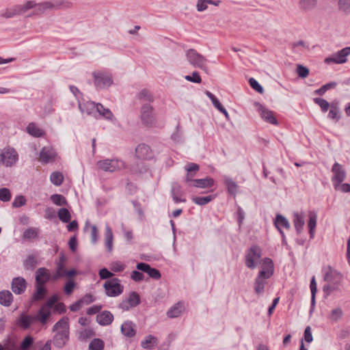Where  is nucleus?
<instances>
[{
	"label": "nucleus",
	"mask_w": 350,
	"mask_h": 350,
	"mask_svg": "<svg viewBox=\"0 0 350 350\" xmlns=\"http://www.w3.org/2000/svg\"><path fill=\"white\" fill-rule=\"evenodd\" d=\"M36 5L34 1H27L23 5H15L11 8L6 9L5 12L1 14V16L5 18H13L16 16L21 15L29 10L32 9Z\"/></svg>",
	"instance_id": "nucleus-1"
},
{
	"label": "nucleus",
	"mask_w": 350,
	"mask_h": 350,
	"mask_svg": "<svg viewBox=\"0 0 350 350\" xmlns=\"http://www.w3.org/2000/svg\"><path fill=\"white\" fill-rule=\"evenodd\" d=\"M261 256L262 250L260 247L256 245H252L245 256V266L250 269H254L257 267Z\"/></svg>",
	"instance_id": "nucleus-2"
},
{
	"label": "nucleus",
	"mask_w": 350,
	"mask_h": 350,
	"mask_svg": "<svg viewBox=\"0 0 350 350\" xmlns=\"http://www.w3.org/2000/svg\"><path fill=\"white\" fill-rule=\"evenodd\" d=\"M106 295L109 297H117L121 295L124 291V286L120 280L114 278L106 281L103 285Z\"/></svg>",
	"instance_id": "nucleus-3"
},
{
	"label": "nucleus",
	"mask_w": 350,
	"mask_h": 350,
	"mask_svg": "<svg viewBox=\"0 0 350 350\" xmlns=\"http://www.w3.org/2000/svg\"><path fill=\"white\" fill-rule=\"evenodd\" d=\"M140 119L142 124L148 127L152 126L155 123L154 109L150 103H144L141 107Z\"/></svg>",
	"instance_id": "nucleus-4"
},
{
	"label": "nucleus",
	"mask_w": 350,
	"mask_h": 350,
	"mask_svg": "<svg viewBox=\"0 0 350 350\" xmlns=\"http://www.w3.org/2000/svg\"><path fill=\"white\" fill-rule=\"evenodd\" d=\"M98 168L105 171L113 172L120 170L124 167V162L121 159H107L100 160L97 162Z\"/></svg>",
	"instance_id": "nucleus-5"
},
{
	"label": "nucleus",
	"mask_w": 350,
	"mask_h": 350,
	"mask_svg": "<svg viewBox=\"0 0 350 350\" xmlns=\"http://www.w3.org/2000/svg\"><path fill=\"white\" fill-rule=\"evenodd\" d=\"M186 57L189 64L194 67L200 69H205L206 68L207 59L200 53H198L196 50L190 49L186 52Z\"/></svg>",
	"instance_id": "nucleus-6"
},
{
	"label": "nucleus",
	"mask_w": 350,
	"mask_h": 350,
	"mask_svg": "<svg viewBox=\"0 0 350 350\" xmlns=\"http://www.w3.org/2000/svg\"><path fill=\"white\" fill-rule=\"evenodd\" d=\"M333 176L332 181L336 190L339 189L340 185L345 180L347 173L342 165L337 162L334 163L332 167Z\"/></svg>",
	"instance_id": "nucleus-7"
},
{
	"label": "nucleus",
	"mask_w": 350,
	"mask_h": 350,
	"mask_svg": "<svg viewBox=\"0 0 350 350\" xmlns=\"http://www.w3.org/2000/svg\"><path fill=\"white\" fill-rule=\"evenodd\" d=\"M350 55V46H347L342 49L333 53L325 59V63L329 64H344L347 61V56Z\"/></svg>",
	"instance_id": "nucleus-8"
},
{
	"label": "nucleus",
	"mask_w": 350,
	"mask_h": 350,
	"mask_svg": "<svg viewBox=\"0 0 350 350\" xmlns=\"http://www.w3.org/2000/svg\"><path fill=\"white\" fill-rule=\"evenodd\" d=\"M141 303V298L139 293L136 291H131L129 297L122 300L118 305V308L128 311L131 308H135Z\"/></svg>",
	"instance_id": "nucleus-9"
},
{
	"label": "nucleus",
	"mask_w": 350,
	"mask_h": 350,
	"mask_svg": "<svg viewBox=\"0 0 350 350\" xmlns=\"http://www.w3.org/2000/svg\"><path fill=\"white\" fill-rule=\"evenodd\" d=\"M92 75L94 79V85L97 90L108 88L113 83L112 77L109 75L94 72Z\"/></svg>",
	"instance_id": "nucleus-10"
},
{
	"label": "nucleus",
	"mask_w": 350,
	"mask_h": 350,
	"mask_svg": "<svg viewBox=\"0 0 350 350\" xmlns=\"http://www.w3.org/2000/svg\"><path fill=\"white\" fill-rule=\"evenodd\" d=\"M254 105L256 107V109L262 120L273 125H277L278 124V122L274 116L273 111L269 110L258 102H256Z\"/></svg>",
	"instance_id": "nucleus-11"
},
{
	"label": "nucleus",
	"mask_w": 350,
	"mask_h": 350,
	"mask_svg": "<svg viewBox=\"0 0 350 350\" xmlns=\"http://www.w3.org/2000/svg\"><path fill=\"white\" fill-rule=\"evenodd\" d=\"M268 277L264 271H259L254 282V291L258 295H262L265 292V285L267 284Z\"/></svg>",
	"instance_id": "nucleus-12"
},
{
	"label": "nucleus",
	"mask_w": 350,
	"mask_h": 350,
	"mask_svg": "<svg viewBox=\"0 0 350 350\" xmlns=\"http://www.w3.org/2000/svg\"><path fill=\"white\" fill-rule=\"evenodd\" d=\"M323 280L327 283L337 284L342 278V274L337 270L333 269L330 265L327 267L326 270L323 269Z\"/></svg>",
	"instance_id": "nucleus-13"
},
{
	"label": "nucleus",
	"mask_w": 350,
	"mask_h": 350,
	"mask_svg": "<svg viewBox=\"0 0 350 350\" xmlns=\"http://www.w3.org/2000/svg\"><path fill=\"white\" fill-rule=\"evenodd\" d=\"M70 339L69 330H59L53 338V343L57 349H62L66 346Z\"/></svg>",
	"instance_id": "nucleus-14"
},
{
	"label": "nucleus",
	"mask_w": 350,
	"mask_h": 350,
	"mask_svg": "<svg viewBox=\"0 0 350 350\" xmlns=\"http://www.w3.org/2000/svg\"><path fill=\"white\" fill-rule=\"evenodd\" d=\"M137 269L144 273H146L150 278L154 280H159L161 278V274L159 269L151 267L148 263L140 262L136 265Z\"/></svg>",
	"instance_id": "nucleus-15"
},
{
	"label": "nucleus",
	"mask_w": 350,
	"mask_h": 350,
	"mask_svg": "<svg viewBox=\"0 0 350 350\" xmlns=\"http://www.w3.org/2000/svg\"><path fill=\"white\" fill-rule=\"evenodd\" d=\"M97 103L93 101L79 102V109L82 113L96 117Z\"/></svg>",
	"instance_id": "nucleus-16"
},
{
	"label": "nucleus",
	"mask_w": 350,
	"mask_h": 350,
	"mask_svg": "<svg viewBox=\"0 0 350 350\" xmlns=\"http://www.w3.org/2000/svg\"><path fill=\"white\" fill-rule=\"evenodd\" d=\"M27 282L22 277H16L12 280L11 288L16 295H21L25 292L27 288Z\"/></svg>",
	"instance_id": "nucleus-17"
},
{
	"label": "nucleus",
	"mask_w": 350,
	"mask_h": 350,
	"mask_svg": "<svg viewBox=\"0 0 350 350\" xmlns=\"http://www.w3.org/2000/svg\"><path fill=\"white\" fill-rule=\"evenodd\" d=\"M215 184V180L211 177H206L204 178L194 179L187 186L189 187H194L197 188L205 189L212 187Z\"/></svg>",
	"instance_id": "nucleus-18"
},
{
	"label": "nucleus",
	"mask_w": 350,
	"mask_h": 350,
	"mask_svg": "<svg viewBox=\"0 0 350 350\" xmlns=\"http://www.w3.org/2000/svg\"><path fill=\"white\" fill-rule=\"evenodd\" d=\"M39 3L44 12L49 10L59 9L62 5L67 8L70 5V3L64 2L63 0H52L51 1H44Z\"/></svg>",
	"instance_id": "nucleus-19"
},
{
	"label": "nucleus",
	"mask_w": 350,
	"mask_h": 350,
	"mask_svg": "<svg viewBox=\"0 0 350 350\" xmlns=\"http://www.w3.org/2000/svg\"><path fill=\"white\" fill-rule=\"evenodd\" d=\"M55 157L56 153L55 151L48 147H43L39 154L40 162L45 164L53 162Z\"/></svg>",
	"instance_id": "nucleus-20"
},
{
	"label": "nucleus",
	"mask_w": 350,
	"mask_h": 350,
	"mask_svg": "<svg viewBox=\"0 0 350 350\" xmlns=\"http://www.w3.org/2000/svg\"><path fill=\"white\" fill-rule=\"evenodd\" d=\"M185 169L187 171V174L185 178V181L188 185L190 183H191L194 179L193 177L196 176V173L200 170V166L197 163H189L187 165L185 166Z\"/></svg>",
	"instance_id": "nucleus-21"
},
{
	"label": "nucleus",
	"mask_w": 350,
	"mask_h": 350,
	"mask_svg": "<svg viewBox=\"0 0 350 350\" xmlns=\"http://www.w3.org/2000/svg\"><path fill=\"white\" fill-rule=\"evenodd\" d=\"M120 329L122 334L127 338H133L136 334V325L131 321H124Z\"/></svg>",
	"instance_id": "nucleus-22"
},
{
	"label": "nucleus",
	"mask_w": 350,
	"mask_h": 350,
	"mask_svg": "<svg viewBox=\"0 0 350 350\" xmlns=\"http://www.w3.org/2000/svg\"><path fill=\"white\" fill-rule=\"evenodd\" d=\"M113 321V314L108 310L100 312L96 315V322L102 326H107Z\"/></svg>",
	"instance_id": "nucleus-23"
},
{
	"label": "nucleus",
	"mask_w": 350,
	"mask_h": 350,
	"mask_svg": "<svg viewBox=\"0 0 350 350\" xmlns=\"http://www.w3.org/2000/svg\"><path fill=\"white\" fill-rule=\"evenodd\" d=\"M170 194L175 204L186 202L185 198H182L180 197L183 194V192L181 186L178 183H174L172 184Z\"/></svg>",
	"instance_id": "nucleus-24"
},
{
	"label": "nucleus",
	"mask_w": 350,
	"mask_h": 350,
	"mask_svg": "<svg viewBox=\"0 0 350 350\" xmlns=\"http://www.w3.org/2000/svg\"><path fill=\"white\" fill-rule=\"evenodd\" d=\"M136 157L139 159H150L152 157L150 148L146 144H140L135 148Z\"/></svg>",
	"instance_id": "nucleus-25"
},
{
	"label": "nucleus",
	"mask_w": 350,
	"mask_h": 350,
	"mask_svg": "<svg viewBox=\"0 0 350 350\" xmlns=\"http://www.w3.org/2000/svg\"><path fill=\"white\" fill-rule=\"evenodd\" d=\"M51 280V274L45 267H40L36 271V282L38 284H45Z\"/></svg>",
	"instance_id": "nucleus-26"
},
{
	"label": "nucleus",
	"mask_w": 350,
	"mask_h": 350,
	"mask_svg": "<svg viewBox=\"0 0 350 350\" xmlns=\"http://www.w3.org/2000/svg\"><path fill=\"white\" fill-rule=\"evenodd\" d=\"M18 159L17 152L14 148H8L5 151V162L3 165L6 167H12Z\"/></svg>",
	"instance_id": "nucleus-27"
},
{
	"label": "nucleus",
	"mask_w": 350,
	"mask_h": 350,
	"mask_svg": "<svg viewBox=\"0 0 350 350\" xmlns=\"http://www.w3.org/2000/svg\"><path fill=\"white\" fill-rule=\"evenodd\" d=\"M224 183L229 195L235 196L237 194L239 186L232 178L228 176H224Z\"/></svg>",
	"instance_id": "nucleus-28"
},
{
	"label": "nucleus",
	"mask_w": 350,
	"mask_h": 350,
	"mask_svg": "<svg viewBox=\"0 0 350 350\" xmlns=\"http://www.w3.org/2000/svg\"><path fill=\"white\" fill-rule=\"evenodd\" d=\"M205 94L210 98L213 106L221 113H223L227 119L229 118L228 113L224 107L221 104L219 99L211 92L206 91Z\"/></svg>",
	"instance_id": "nucleus-29"
},
{
	"label": "nucleus",
	"mask_w": 350,
	"mask_h": 350,
	"mask_svg": "<svg viewBox=\"0 0 350 350\" xmlns=\"http://www.w3.org/2000/svg\"><path fill=\"white\" fill-rule=\"evenodd\" d=\"M262 269L259 271H264L268 277H272L274 273V264L270 258H264L261 263Z\"/></svg>",
	"instance_id": "nucleus-30"
},
{
	"label": "nucleus",
	"mask_w": 350,
	"mask_h": 350,
	"mask_svg": "<svg viewBox=\"0 0 350 350\" xmlns=\"http://www.w3.org/2000/svg\"><path fill=\"white\" fill-rule=\"evenodd\" d=\"M308 227L310 239H313L317 226V215L314 211H310L308 214Z\"/></svg>",
	"instance_id": "nucleus-31"
},
{
	"label": "nucleus",
	"mask_w": 350,
	"mask_h": 350,
	"mask_svg": "<svg viewBox=\"0 0 350 350\" xmlns=\"http://www.w3.org/2000/svg\"><path fill=\"white\" fill-rule=\"evenodd\" d=\"M293 224L297 234H299L305 225L304 217L298 213H295L293 215Z\"/></svg>",
	"instance_id": "nucleus-32"
},
{
	"label": "nucleus",
	"mask_w": 350,
	"mask_h": 350,
	"mask_svg": "<svg viewBox=\"0 0 350 350\" xmlns=\"http://www.w3.org/2000/svg\"><path fill=\"white\" fill-rule=\"evenodd\" d=\"M310 288L311 291V301H310V313H312L314 309L315 304H316V294L317 293V286L315 280V277L313 276L311 278Z\"/></svg>",
	"instance_id": "nucleus-33"
},
{
	"label": "nucleus",
	"mask_w": 350,
	"mask_h": 350,
	"mask_svg": "<svg viewBox=\"0 0 350 350\" xmlns=\"http://www.w3.org/2000/svg\"><path fill=\"white\" fill-rule=\"evenodd\" d=\"M137 98L142 102H148V103H153L154 97L152 92L146 89H142L137 95Z\"/></svg>",
	"instance_id": "nucleus-34"
},
{
	"label": "nucleus",
	"mask_w": 350,
	"mask_h": 350,
	"mask_svg": "<svg viewBox=\"0 0 350 350\" xmlns=\"http://www.w3.org/2000/svg\"><path fill=\"white\" fill-rule=\"evenodd\" d=\"M46 291L44 284H36V291L32 297V301H38L42 300L45 297Z\"/></svg>",
	"instance_id": "nucleus-35"
},
{
	"label": "nucleus",
	"mask_w": 350,
	"mask_h": 350,
	"mask_svg": "<svg viewBox=\"0 0 350 350\" xmlns=\"http://www.w3.org/2000/svg\"><path fill=\"white\" fill-rule=\"evenodd\" d=\"M51 310L46 309V308H45L44 306H42L40 308L37 315L34 316L35 321H39L42 324H44L48 321L49 318L51 316Z\"/></svg>",
	"instance_id": "nucleus-36"
},
{
	"label": "nucleus",
	"mask_w": 350,
	"mask_h": 350,
	"mask_svg": "<svg viewBox=\"0 0 350 350\" xmlns=\"http://www.w3.org/2000/svg\"><path fill=\"white\" fill-rule=\"evenodd\" d=\"M274 226L277 229L284 228L289 229L291 225L288 219L281 214H277L274 219Z\"/></svg>",
	"instance_id": "nucleus-37"
},
{
	"label": "nucleus",
	"mask_w": 350,
	"mask_h": 350,
	"mask_svg": "<svg viewBox=\"0 0 350 350\" xmlns=\"http://www.w3.org/2000/svg\"><path fill=\"white\" fill-rule=\"evenodd\" d=\"M13 301V295L9 291H0V304L8 307Z\"/></svg>",
	"instance_id": "nucleus-38"
},
{
	"label": "nucleus",
	"mask_w": 350,
	"mask_h": 350,
	"mask_svg": "<svg viewBox=\"0 0 350 350\" xmlns=\"http://www.w3.org/2000/svg\"><path fill=\"white\" fill-rule=\"evenodd\" d=\"M298 4L300 10L308 12L315 8L317 0H299Z\"/></svg>",
	"instance_id": "nucleus-39"
},
{
	"label": "nucleus",
	"mask_w": 350,
	"mask_h": 350,
	"mask_svg": "<svg viewBox=\"0 0 350 350\" xmlns=\"http://www.w3.org/2000/svg\"><path fill=\"white\" fill-rule=\"evenodd\" d=\"M157 342L158 340L155 336L152 335H148L146 336L144 340H142L141 346L144 349H152L157 345Z\"/></svg>",
	"instance_id": "nucleus-40"
},
{
	"label": "nucleus",
	"mask_w": 350,
	"mask_h": 350,
	"mask_svg": "<svg viewBox=\"0 0 350 350\" xmlns=\"http://www.w3.org/2000/svg\"><path fill=\"white\" fill-rule=\"evenodd\" d=\"M215 194L209 195L206 196H194L191 198V200L193 203L198 205L204 206L213 200L215 198Z\"/></svg>",
	"instance_id": "nucleus-41"
},
{
	"label": "nucleus",
	"mask_w": 350,
	"mask_h": 350,
	"mask_svg": "<svg viewBox=\"0 0 350 350\" xmlns=\"http://www.w3.org/2000/svg\"><path fill=\"white\" fill-rule=\"evenodd\" d=\"M97 113L108 120H112V119L113 118V114L110 111V109L108 108H105L100 103H97L96 113Z\"/></svg>",
	"instance_id": "nucleus-42"
},
{
	"label": "nucleus",
	"mask_w": 350,
	"mask_h": 350,
	"mask_svg": "<svg viewBox=\"0 0 350 350\" xmlns=\"http://www.w3.org/2000/svg\"><path fill=\"white\" fill-rule=\"evenodd\" d=\"M105 245L107 248V250L109 252H111L112 250L113 236L112 229L108 225H107L105 227Z\"/></svg>",
	"instance_id": "nucleus-43"
},
{
	"label": "nucleus",
	"mask_w": 350,
	"mask_h": 350,
	"mask_svg": "<svg viewBox=\"0 0 350 350\" xmlns=\"http://www.w3.org/2000/svg\"><path fill=\"white\" fill-rule=\"evenodd\" d=\"M19 323L24 329H28L36 321L34 316L23 314L19 318Z\"/></svg>",
	"instance_id": "nucleus-44"
},
{
	"label": "nucleus",
	"mask_w": 350,
	"mask_h": 350,
	"mask_svg": "<svg viewBox=\"0 0 350 350\" xmlns=\"http://www.w3.org/2000/svg\"><path fill=\"white\" fill-rule=\"evenodd\" d=\"M183 306L180 303H177L171 307L167 312V315L170 318H176L182 313Z\"/></svg>",
	"instance_id": "nucleus-45"
},
{
	"label": "nucleus",
	"mask_w": 350,
	"mask_h": 350,
	"mask_svg": "<svg viewBox=\"0 0 350 350\" xmlns=\"http://www.w3.org/2000/svg\"><path fill=\"white\" fill-rule=\"evenodd\" d=\"M327 117L335 122H338L340 119V110L336 105H334V103L331 104Z\"/></svg>",
	"instance_id": "nucleus-46"
},
{
	"label": "nucleus",
	"mask_w": 350,
	"mask_h": 350,
	"mask_svg": "<svg viewBox=\"0 0 350 350\" xmlns=\"http://www.w3.org/2000/svg\"><path fill=\"white\" fill-rule=\"evenodd\" d=\"M27 131L29 135L36 137H41L44 133L42 130L38 128L33 122H31L28 124Z\"/></svg>",
	"instance_id": "nucleus-47"
},
{
	"label": "nucleus",
	"mask_w": 350,
	"mask_h": 350,
	"mask_svg": "<svg viewBox=\"0 0 350 350\" xmlns=\"http://www.w3.org/2000/svg\"><path fill=\"white\" fill-rule=\"evenodd\" d=\"M57 217L63 223H68L71 219L70 211L66 208H61L57 211Z\"/></svg>",
	"instance_id": "nucleus-48"
},
{
	"label": "nucleus",
	"mask_w": 350,
	"mask_h": 350,
	"mask_svg": "<svg viewBox=\"0 0 350 350\" xmlns=\"http://www.w3.org/2000/svg\"><path fill=\"white\" fill-rule=\"evenodd\" d=\"M38 264L36 258L33 255H29L23 261V266L27 270H33Z\"/></svg>",
	"instance_id": "nucleus-49"
},
{
	"label": "nucleus",
	"mask_w": 350,
	"mask_h": 350,
	"mask_svg": "<svg viewBox=\"0 0 350 350\" xmlns=\"http://www.w3.org/2000/svg\"><path fill=\"white\" fill-rule=\"evenodd\" d=\"M39 229L34 227H30L26 229L23 234V239H32L38 237Z\"/></svg>",
	"instance_id": "nucleus-50"
},
{
	"label": "nucleus",
	"mask_w": 350,
	"mask_h": 350,
	"mask_svg": "<svg viewBox=\"0 0 350 350\" xmlns=\"http://www.w3.org/2000/svg\"><path fill=\"white\" fill-rule=\"evenodd\" d=\"M34 342L33 338L30 336H26L20 344L21 350H31L30 348L33 346Z\"/></svg>",
	"instance_id": "nucleus-51"
},
{
	"label": "nucleus",
	"mask_w": 350,
	"mask_h": 350,
	"mask_svg": "<svg viewBox=\"0 0 350 350\" xmlns=\"http://www.w3.org/2000/svg\"><path fill=\"white\" fill-rule=\"evenodd\" d=\"M51 182L55 186H60L64 181V176L61 172H53L50 176Z\"/></svg>",
	"instance_id": "nucleus-52"
},
{
	"label": "nucleus",
	"mask_w": 350,
	"mask_h": 350,
	"mask_svg": "<svg viewBox=\"0 0 350 350\" xmlns=\"http://www.w3.org/2000/svg\"><path fill=\"white\" fill-rule=\"evenodd\" d=\"M105 342L100 338H94L89 344V350H103Z\"/></svg>",
	"instance_id": "nucleus-53"
},
{
	"label": "nucleus",
	"mask_w": 350,
	"mask_h": 350,
	"mask_svg": "<svg viewBox=\"0 0 350 350\" xmlns=\"http://www.w3.org/2000/svg\"><path fill=\"white\" fill-rule=\"evenodd\" d=\"M336 85L337 83L336 82H329L322 85L320 88L314 91V94L319 96H323L327 90L334 88L336 86Z\"/></svg>",
	"instance_id": "nucleus-54"
},
{
	"label": "nucleus",
	"mask_w": 350,
	"mask_h": 350,
	"mask_svg": "<svg viewBox=\"0 0 350 350\" xmlns=\"http://www.w3.org/2000/svg\"><path fill=\"white\" fill-rule=\"evenodd\" d=\"M51 200L57 206L67 205L68 202L66 198L62 194H53L51 196Z\"/></svg>",
	"instance_id": "nucleus-55"
},
{
	"label": "nucleus",
	"mask_w": 350,
	"mask_h": 350,
	"mask_svg": "<svg viewBox=\"0 0 350 350\" xmlns=\"http://www.w3.org/2000/svg\"><path fill=\"white\" fill-rule=\"evenodd\" d=\"M313 101L315 104L318 105L321 107V109L323 113L327 112L329 108L331 107V105L329 103V102L322 98H314Z\"/></svg>",
	"instance_id": "nucleus-56"
},
{
	"label": "nucleus",
	"mask_w": 350,
	"mask_h": 350,
	"mask_svg": "<svg viewBox=\"0 0 350 350\" xmlns=\"http://www.w3.org/2000/svg\"><path fill=\"white\" fill-rule=\"evenodd\" d=\"M53 330H69L68 319L62 318L59 320L53 326Z\"/></svg>",
	"instance_id": "nucleus-57"
},
{
	"label": "nucleus",
	"mask_w": 350,
	"mask_h": 350,
	"mask_svg": "<svg viewBox=\"0 0 350 350\" xmlns=\"http://www.w3.org/2000/svg\"><path fill=\"white\" fill-rule=\"evenodd\" d=\"M131 172L133 174H144L148 170V168L143 162H137L131 167Z\"/></svg>",
	"instance_id": "nucleus-58"
},
{
	"label": "nucleus",
	"mask_w": 350,
	"mask_h": 350,
	"mask_svg": "<svg viewBox=\"0 0 350 350\" xmlns=\"http://www.w3.org/2000/svg\"><path fill=\"white\" fill-rule=\"evenodd\" d=\"M12 194L8 188L3 187L0 189V200L4 202H9L11 200Z\"/></svg>",
	"instance_id": "nucleus-59"
},
{
	"label": "nucleus",
	"mask_w": 350,
	"mask_h": 350,
	"mask_svg": "<svg viewBox=\"0 0 350 350\" xmlns=\"http://www.w3.org/2000/svg\"><path fill=\"white\" fill-rule=\"evenodd\" d=\"M249 84L250 87L256 91L258 93L262 94L264 89L262 86L253 77L249 79Z\"/></svg>",
	"instance_id": "nucleus-60"
},
{
	"label": "nucleus",
	"mask_w": 350,
	"mask_h": 350,
	"mask_svg": "<svg viewBox=\"0 0 350 350\" xmlns=\"http://www.w3.org/2000/svg\"><path fill=\"white\" fill-rule=\"evenodd\" d=\"M343 315V312L340 308H336L331 311L329 318L334 322L338 321Z\"/></svg>",
	"instance_id": "nucleus-61"
},
{
	"label": "nucleus",
	"mask_w": 350,
	"mask_h": 350,
	"mask_svg": "<svg viewBox=\"0 0 350 350\" xmlns=\"http://www.w3.org/2000/svg\"><path fill=\"white\" fill-rule=\"evenodd\" d=\"M185 79L188 81L195 83H200L202 81L201 77L197 71L193 72L191 75H186Z\"/></svg>",
	"instance_id": "nucleus-62"
},
{
	"label": "nucleus",
	"mask_w": 350,
	"mask_h": 350,
	"mask_svg": "<svg viewBox=\"0 0 350 350\" xmlns=\"http://www.w3.org/2000/svg\"><path fill=\"white\" fill-rule=\"evenodd\" d=\"M339 10L345 12L346 14L350 13V0H339L338 1Z\"/></svg>",
	"instance_id": "nucleus-63"
},
{
	"label": "nucleus",
	"mask_w": 350,
	"mask_h": 350,
	"mask_svg": "<svg viewBox=\"0 0 350 350\" xmlns=\"http://www.w3.org/2000/svg\"><path fill=\"white\" fill-rule=\"evenodd\" d=\"M75 282L72 279H69L68 282L65 284L64 290L66 295H69L72 293L74 288L75 287Z\"/></svg>",
	"instance_id": "nucleus-64"
}]
</instances>
